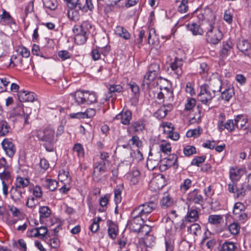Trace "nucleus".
<instances>
[{"label": "nucleus", "instance_id": "obj_42", "mask_svg": "<svg viewBox=\"0 0 251 251\" xmlns=\"http://www.w3.org/2000/svg\"><path fill=\"white\" fill-rule=\"evenodd\" d=\"M145 124L142 121H137L132 122L130 128H132L136 132H140L145 129Z\"/></svg>", "mask_w": 251, "mask_h": 251}, {"label": "nucleus", "instance_id": "obj_55", "mask_svg": "<svg viewBox=\"0 0 251 251\" xmlns=\"http://www.w3.org/2000/svg\"><path fill=\"white\" fill-rule=\"evenodd\" d=\"M188 231L190 234L198 235L201 234V227L197 224H194L188 228Z\"/></svg>", "mask_w": 251, "mask_h": 251}, {"label": "nucleus", "instance_id": "obj_47", "mask_svg": "<svg viewBox=\"0 0 251 251\" xmlns=\"http://www.w3.org/2000/svg\"><path fill=\"white\" fill-rule=\"evenodd\" d=\"M44 7L50 10H55L57 6V2L56 0H43Z\"/></svg>", "mask_w": 251, "mask_h": 251}, {"label": "nucleus", "instance_id": "obj_52", "mask_svg": "<svg viewBox=\"0 0 251 251\" xmlns=\"http://www.w3.org/2000/svg\"><path fill=\"white\" fill-rule=\"evenodd\" d=\"M122 188L120 186H117L114 189V201L116 204L121 202Z\"/></svg>", "mask_w": 251, "mask_h": 251}, {"label": "nucleus", "instance_id": "obj_10", "mask_svg": "<svg viewBox=\"0 0 251 251\" xmlns=\"http://www.w3.org/2000/svg\"><path fill=\"white\" fill-rule=\"evenodd\" d=\"M1 144L6 154L10 157H12L16 151V148L12 139L5 138L3 140Z\"/></svg>", "mask_w": 251, "mask_h": 251}, {"label": "nucleus", "instance_id": "obj_24", "mask_svg": "<svg viewBox=\"0 0 251 251\" xmlns=\"http://www.w3.org/2000/svg\"><path fill=\"white\" fill-rule=\"evenodd\" d=\"M209 85V88L210 90L214 93L219 92L222 88V82L218 78H214L210 80Z\"/></svg>", "mask_w": 251, "mask_h": 251}, {"label": "nucleus", "instance_id": "obj_31", "mask_svg": "<svg viewBox=\"0 0 251 251\" xmlns=\"http://www.w3.org/2000/svg\"><path fill=\"white\" fill-rule=\"evenodd\" d=\"M85 104H91L97 101V96L94 92L84 91Z\"/></svg>", "mask_w": 251, "mask_h": 251}, {"label": "nucleus", "instance_id": "obj_9", "mask_svg": "<svg viewBox=\"0 0 251 251\" xmlns=\"http://www.w3.org/2000/svg\"><path fill=\"white\" fill-rule=\"evenodd\" d=\"M14 113L16 116L23 118L26 124L28 123V117L31 113V109L28 107H24L23 104H20L15 108Z\"/></svg>", "mask_w": 251, "mask_h": 251}, {"label": "nucleus", "instance_id": "obj_53", "mask_svg": "<svg viewBox=\"0 0 251 251\" xmlns=\"http://www.w3.org/2000/svg\"><path fill=\"white\" fill-rule=\"evenodd\" d=\"M202 129L200 127L189 130L186 132L187 137H198L201 133Z\"/></svg>", "mask_w": 251, "mask_h": 251}, {"label": "nucleus", "instance_id": "obj_8", "mask_svg": "<svg viewBox=\"0 0 251 251\" xmlns=\"http://www.w3.org/2000/svg\"><path fill=\"white\" fill-rule=\"evenodd\" d=\"M240 116H236L234 119H228L224 124L222 125L219 128L218 130L220 132H222L223 130L226 129L229 132H231L234 130L236 127H238L239 123L240 122Z\"/></svg>", "mask_w": 251, "mask_h": 251}, {"label": "nucleus", "instance_id": "obj_14", "mask_svg": "<svg viewBox=\"0 0 251 251\" xmlns=\"http://www.w3.org/2000/svg\"><path fill=\"white\" fill-rule=\"evenodd\" d=\"M245 169L238 166L232 167L229 169V177L231 180H238L245 173Z\"/></svg>", "mask_w": 251, "mask_h": 251}, {"label": "nucleus", "instance_id": "obj_30", "mask_svg": "<svg viewBox=\"0 0 251 251\" xmlns=\"http://www.w3.org/2000/svg\"><path fill=\"white\" fill-rule=\"evenodd\" d=\"M188 29L194 35H201L203 33L202 29L200 25L196 23L189 24L187 25Z\"/></svg>", "mask_w": 251, "mask_h": 251}, {"label": "nucleus", "instance_id": "obj_64", "mask_svg": "<svg viewBox=\"0 0 251 251\" xmlns=\"http://www.w3.org/2000/svg\"><path fill=\"white\" fill-rule=\"evenodd\" d=\"M183 153L186 156H190L196 153V149L195 147L186 146L183 149Z\"/></svg>", "mask_w": 251, "mask_h": 251}, {"label": "nucleus", "instance_id": "obj_60", "mask_svg": "<svg viewBox=\"0 0 251 251\" xmlns=\"http://www.w3.org/2000/svg\"><path fill=\"white\" fill-rule=\"evenodd\" d=\"M173 200L169 195H166L162 198L161 200L160 204L162 207L166 208L172 205Z\"/></svg>", "mask_w": 251, "mask_h": 251}, {"label": "nucleus", "instance_id": "obj_54", "mask_svg": "<svg viewBox=\"0 0 251 251\" xmlns=\"http://www.w3.org/2000/svg\"><path fill=\"white\" fill-rule=\"evenodd\" d=\"M108 231L109 235H117L118 234V227L117 225L111 221L109 222Z\"/></svg>", "mask_w": 251, "mask_h": 251}, {"label": "nucleus", "instance_id": "obj_19", "mask_svg": "<svg viewBox=\"0 0 251 251\" xmlns=\"http://www.w3.org/2000/svg\"><path fill=\"white\" fill-rule=\"evenodd\" d=\"M140 176V173L139 171L137 169H134L128 172L126 175V177L131 184L135 185L139 181Z\"/></svg>", "mask_w": 251, "mask_h": 251}, {"label": "nucleus", "instance_id": "obj_12", "mask_svg": "<svg viewBox=\"0 0 251 251\" xmlns=\"http://www.w3.org/2000/svg\"><path fill=\"white\" fill-rule=\"evenodd\" d=\"M132 119V113L128 109H123L117 115L115 119L120 120L121 123L124 125H128Z\"/></svg>", "mask_w": 251, "mask_h": 251}, {"label": "nucleus", "instance_id": "obj_56", "mask_svg": "<svg viewBox=\"0 0 251 251\" xmlns=\"http://www.w3.org/2000/svg\"><path fill=\"white\" fill-rule=\"evenodd\" d=\"M73 151L77 153L79 157H83L84 155L83 147L80 143H76L74 145L73 147Z\"/></svg>", "mask_w": 251, "mask_h": 251}, {"label": "nucleus", "instance_id": "obj_33", "mask_svg": "<svg viewBox=\"0 0 251 251\" xmlns=\"http://www.w3.org/2000/svg\"><path fill=\"white\" fill-rule=\"evenodd\" d=\"M158 75V74L149 71L144 76L142 85L144 86L148 87L151 82L154 80L157 77Z\"/></svg>", "mask_w": 251, "mask_h": 251}, {"label": "nucleus", "instance_id": "obj_43", "mask_svg": "<svg viewBox=\"0 0 251 251\" xmlns=\"http://www.w3.org/2000/svg\"><path fill=\"white\" fill-rule=\"evenodd\" d=\"M160 151L164 154H170L172 151L171 144L167 141H163L159 144Z\"/></svg>", "mask_w": 251, "mask_h": 251}, {"label": "nucleus", "instance_id": "obj_38", "mask_svg": "<svg viewBox=\"0 0 251 251\" xmlns=\"http://www.w3.org/2000/svg\"><path fill=\"white\" fill-rule=\"evenodd\" d=\"M131 145L136 146L138 148H140L142 146V143L139 139V138L136 136H133L131 139H130L127 144H124L122 145L123 148L126 149L128 148Z\"/></svg>", "mask_w": 251, "mask_h": 251}, {"label": "nucleus", "instance_id": "obj_37", "mask_svg": "<svg viewBox=\"0 0 251 251\" xmlns=\"http://www.w3.org/2000/svg\"><path fill=\"white\" fill-rule=\"evenodd\" d=\"M29 184V180L28 178L18 177L16 180L15 186L17 188H21V189H24L25 187H27Z\"/></svg>", "mask_w": 251, "mask_h": 251}, {"label": "nucleus", "instance_id": "obj_45", "mask_svg": "<svg viewBox=\"0 0 251 251\" xmlns=\"http://www.w3.org/2000/svg\"><path fill=\"white\" fill-rule=\"evenodd\" d=\"M208 222L210 224L214 225L221 224L223 222V218L221 215H210L208 217Z\"/></svg>", "mask_w": 251, "mask_h": 251}, {"label": "nucleus", "instance_id": "obj_62", "mask_svg": "<svg viewBox=\"0 0 251 251\" xmlns=\"http://www.w3.org/2000/svg\"><path fill=\"white\" fill-rule=\"evenodd\" d=\"M18 54L22 57H28L30 55L29 50L23 46L19 47L17 50Z\"/></svg>", "mask_w": 251, "mask_h": 251}, {"label": "nucleus", "instance_id": "obj_41", "mask_svg": "<svg viewBox=\"0 0 251 251\" xmlns=\"http://www.w3.org/2000/svg\"><path fill=\"white\" fill-rule=\"evenodd\" d=\"M177 217V214L176 213V211L171 210L169 213V220H167L166 225L165 226L166 231L167 233H169L170 230L172 229V226H173V221L172 219L176 218Z\"/></svg>", "mask_w": 251, "mask_h": 251}, {"label": "nucleus", "instance_id": "obj_18", "mask_svg": "<svg viewBox=\"0 0 251 251\" xmlns=\"http://www.w3.org/2000/svg\"><path fill=\"white\" fill-rule=\"evenodd\" d=\"M182 61L181 59L176 58L174 62L171 63L170 67L178 78L182 74Z\"/></svg>", "mask_w": 251, "mask_h": 251}, {"label": "nucleus", "instance_id": "obj_13", "mask_svg": "<svg viewBox=\"0 0 251 251\" xmlns=\"http://www.w3.org/2000/svg\"><path fill=\"white\" fill-rule=\"evenodd\" d=\"M18 97L21 102H33L36 99V96L33 92L24 90L18 92Z\"/></svg>", "mask_w": 251, "mask_h": 251}, {"label": "nucleus", "instance_id": "obj_49", "mask_svg": "<svg viewBox=\"0 0 251 251\" xmlns=\"http://www.w3.org/2000/svg\"><path fill=\"white\" fill-rule=\"evenodd\" d=\"M38 204V201L34 197L31 196L27 199L25 205L28 208L34 210Z\"/></svg>", "mask_w": 251, "mask_h": 251}, {"label": "nucleus", "instance_id": "obj_20", "mask_svg": "<svg viewBox=\"0 0 251 251\" xmlns=\"http://www.w3.org/2000/svg\"><path fill=\"white\" fill-rule=\"evenodd\" d=\"M109 164L108 162L99 161L96 163L94 171L93 172V177H98L101 173L105 172L107 166Z\"/></svg>", "mask_w": 251, "mask_h": 251}, {"label": "nucleus", "instance_id": "obj_48", "mask_svg": "<svg viewBox=\"0 0 251 251\" xmlns=\"http://www.w3.org/2000/svg\"><path fill=\"white\" fill-rule=\"evenodd\" d=\"M40 218H46L49 217L51 211L48 206H43L39 208V210Z\"/></svg>", "mask_w": 251, "mask_h": 251}, {"label": "nucleus", "instance_id": "obj_26", "mask_svg": "<svg viewBox=\"0 0 251 251\" xmlns=\"http://www.w3.org/2000/svg\"><path fill=\"white\" fill-rule=\"evenodd\" d=\"M7 60L9 61L5 66L8 67H14L22 64V57L18 54L13 55L9 59L7 58Z\"/></svg>", "mask_w": 251, "mask_h": 251}, {"label": "nucleus", "instance_id": "obj_22", "mask_svg": "<svg viewBox=\"0 0 251 251\" xmlns=\"http://www.w3.org/2000/svg\"><path fill=\"white\" fill-rule=\"evenodd\" d=\"M161 155L157 154V156L152 158L151 155H150L147 162V166L149 170H153L157 167L160 162Z\"/></svg>", "mask_w": 251, "mask_h": 251}, {"label": "nucleus", "instance_id": "obj_7", "mask_svg": "<svg viewBox=\"0 0 251 251\" xmlns=\"http://www.w3.org/2000/svg\"><path fill=\"white\" fill-rule=\"evenodd\" d=\"M144 222V220L140 217L133 216V212L131 213V219L128 222V225L130 230L135 233H139L142 224Z\"/></svg>", "mask_w": 251, "mask_h": 251}, {"label": "nucleus", "instance_id": "obj_6", "mask_svg": "<svg viewBox=\"0 0 251 251\" xmlns=\"http://www.w3.org/2000/svg\"><path fill=\"white\" fill-rule=\"evenodd\" d=\"M245 207L240 202L235 203L233 207L232 213L234 218L242 223H245L248 219V216L245 212Z\"/></svg>", "mask_w": 251, "mask_h": 251}, {"label": "nucleus", "instance_id": "obj_4", "mask_svg": "<svg viewBox=\"0 0 251 251\" xmlns=\"http://www.w3.org/2000/svg\"><path fill=\"white\" fill-rule=\"evenodd\" d=\"M223 38V34L214 23L209 24L206 33V39L211 44H218Z\"/></svg>", "mask_w": 251, "mask_h": 251}, {"label": "nucleus", "instance_id": "obj_63", "mask_svg": "<svg viewBox=\"0 0 251 251\" xmlns=\"http://www.w3.org/2000/svg\"><path fill=\"white\" fill-rule=\"evenodd\" d=\"M240 228V226L237 223H233L231 224L228 227V230L230 233L234 235H236L239 233Z\"/></svg>", "mask_w": 251, "mask_h": 251}, {"label": "nucleus", "instance_id": "obj_34", "mask_svg": "<svg viewBox=\"0 0 251 251\" xmlns=\"http://www.w3.org/2000/svg\"><path fill=\"white\" fill-rule=\"evenodd\" d=\"M158 75V74L149 71L144 76L142 85L144 86L148 87L151 82L154 80L157 77Z\"/></svg>", "mask_w": 251, "mask_h": 251}, {"label": "nucleus", "instance_id": "obj_58", "mask_svg": "<svg viewBox=\"0 0 251 251\" xmlns=\"http://www.w3.org/2000/svg\"><path fill=\"white\" fill-rule=\"evenodd\" d=\"M196 104V101L194 98H188L185 104L184 110L190 111L192 110Z\"/></svg>", "mask_w": 251, "mask_h": 251}, {"label": "nucleus", "instance_id": "obj_21", "mask_svg": "<svg viewBox=\"0 0 251 251\" xmlns=\"http://www.w3.org/2000/svg\"><path fill=\"white\" fill-rule=\"evenodd\" d=\"M200 208L188 207V212L185 217L186 220L190 222H196L199 218L198 211Z\"/></svg>", "mask_w": 251, "mask_h": 251}, {"label": "nucleus", "instance_id": "obj_46", "mask_svg": "<svg viewBox=\"0 0 251 251\" xmlns=\"http://www.w3.org/2000/svg\"><path fill=\"white\" fill-rule=\"evenodd\" d=\"M166 162L168 163V166L170 167L171 166H174L176 168L178 167L177 157L176 154H173L169 156L167 158H165Z\"/></svg>", "mask_w": 251, "mask_h": 251}, {"label": "nucleus", "instance_id": "obj_40", "mask_svg": "<svg viewBox=\"0 0 251 251\" xmlns=\"http://www.w3.org/2000/svg\"><path fill=\"white\" fill-rule=\"evenodd\" d=\"M174 236H165V251H174Z\"/></svg>", "mask_w": 251, "mask_h": 251}, {"label": "nucleus", "instance_id": "obj_44", "mask_svg": "<svg viewBox=\"0 0 251 251\" xmlns=\"http://www.w3.org/2000/svg\"><path fill=\"white\" fill-rule=\"evenodd\" d=\"M199 73L202 78H207L209 74V67L206 63L200 64Z\"/></svg>", "mask_w": 251, "mask_h": 251}, {"label": "nucleus", "instance_id": "obj_29", "mask_svg": "<svg viewBox=\"0 0 251 251\" xmlns=\"http://www.w3.org/2000/svg\"><path fill=\"white\" fill-rule=\"evenodd\" d=\"M11 129L10 126L3 119L0 118V137L5 136L8 134Z\"/></svg>", "mask_w": 251, "mask_h": 251}, {"label": "nucleus", "instance_id": "obj_5", "mask_svg": "<svg viewBox=\"0 0 251 251\" xmlns=\"http://www.w3.org/2000/svg\"><path fill=\"white\" fill-rule=\"evenodd\" d=\"M200 89V92L198 95V100L202 104L209 105L215 94L209 88V85L207 83H204L201 84Z\"/></svg>", "mask_w": 251, "mask_h": 251}, {"label": "nucleus", "instance_id": "obj_39", "mask_svg": "<svg viewBox=\"0 0 251 251\" xmlns=\"http://www.w3.org/2000/svg\"><path fill=\"white\" fill-rule=\"evenodd\" d=\"M221 247L224 251H239L236 244L232 242L226 241Z\"/></svg>", "mask_w": 251, "mask_h": 251}, {"label": "nucleus", "instance_id": "obj_28", "mask_svg": "<svg viewBox=\"0 0 251 251\" xmlns=\"http://www.w3.org/2000/svg\"><path fill=\"white\" fill-rule=\"evenodd\" d=\"M232 49V46L229 43L223 42L222 48L220 51V57L224 59L226 58Z\"/></svg>", "mask_w": 251, "mask_h": 251}, {"label": "nucleus", "instance_id": "obj_23", "mask_svg": "<svg viewBox=\"0 0 251 251\" xmlns=\"http://www.w3.org/2000/svg\"><path fill=\"white\" fill-rule=\"evenodd\" d=\"M71 96L76 104H85L84 91H76L74 94H71Z\"/></svg>", "mask_w": 251, "mask_h": 251}, {"label": "nucleus", "instance_id": "obj_51", "mask_svg": "<svg viewBox=\"0 0 251 251\" xmlns=\"http://www.w3.org/2000/svg\"><path fill=\"white\" fill-rule=\"evenodd\" d=\"M4 168V170L2 172L0 173V179L2 182L8 181L11 178V174L9 171L7 166L6 165Z\"/></svg>", "mask_w": 251, "mask_h": 251}, {"label": "nucleus", "instance_id": "obj_2", "mask_svg": "<svg viewBox=\"0 0 251 251\" xmlns=\"http://www.w3.org/2000/svg\"><path fill=\"white\" fill-rule=\"evenodd\" d=\"M91 25L87 21L83 22L77 27H74L73 32L75 34V41L78 45L84 44L87 39Z\"/></svg>", "mask_w": 251, "mask_h": 251}, {"label": "nucleus", "instance_id": "obj_35", "mask_svg": "<svg viewBox=\"0 0 251 251\" xmlns=\"http://www.w3.org/2000/svg\"><path fill=\"white\" fill-rule=\"evenodd\" d=\"M123 87L120 85H111L109 88V92L105 94V100H108L110 98L113 96V94L116 92H121Z\"/></svg>", "mask_w": 251, "mask_h": 251}, {"label": "nucleus", "instance_id": "obj_1", "mask_svg": "<svg viewBox=\"0 0 251 251\" xmlns=\"http://www.w3.org/2000/svg\"><path fill=\"white\" fill-rule=\"evenodd\" d=\"M36 136L38 140L43 142V146L48 151H52L53 145L57 139L55 138L54 129L50 127H46L37 131Z\"/></svg>", "mask_w": 251, "mask_h": 251}, {"label": "nucleus", "instance_id": "obj_16", "mask_svg": "<svg viewBox=\"0 0 251 251\" xmlns=\"http://www.w3.org/2000/svg\"><path fill=\"white\" fill-rule=\"evenodd\" d=\"M237 47L246 55L249 56L251 54V47L247 40H239L237 44Z\"/></svg>", "mask_w": 251, "mask_h": 251}, {"label": "nucleus", "instance_id": "obj_50", "mask_svg": "<svg viewBox=\"0 0 251 251\" xmlns=\"http://www.w3.org/2000/svg\"><path fill=\"white\" fill-rule=\"evenodd\" d=\"M192 181L189 178L184 179L180 186V189L183 193L186 192L192 186Z\"/></svg>", "mask_w": 251, "mask_h": 251}, {"label": "nucleus", "instance_id": "obj_17", "mask_svg": "<svg viewBox=\"0 0 251 251\" xmlns=\"http://www.w3.org/2000/svg\"><path fill=\"white\" fill-rule=\"evenodd\" d=\"M0 22L2 25L11 26L16 25V22L14 19L11 16L9 13L5 9L2 10V13L0 16Z\"/></svg>", "mask_w": 251, "mask_h": 251}, {"label": "nucleus", "instance_id": "obj_61", "mask_svg": "<svg viewBox=\"0 0 251 251\" xmlns=\"http://www.w3.org/2000/svg\"><path fill=\"white\" fill-rule=\"evenodd\" d=\"M83 1H81V5L79 7V9L83 11H87L88 10H92L93 8V5L92 3V0H85V4L82 3Z\"/></svg>", "mask_w": 251, "mask_h": 251}, {"label": "nucleus", "instance_id": "obj_59", "mask_svg": "<svg viewBox=\"0 0 251 251\" xmlns=\"http://www.w3.org/2000/svg\"><path fill=\"white\" fill-rule=\"evenodd\" d=\"M164 132L168 135L172 131H174V127L173 124L169 122H163L161 124Z\"/></svg>", "mask_w": 251, "mask_h": 251}, {"label": "nucleus", "instance_id": "obj_11", "mask_svg": "<svg viewBox=\"0 0 251 251\" xmlns=\"http://www.w3.org/2000/svg\"><path fill=\"white\" fill-rule=\"evenodd\" d=\"M9 193L11 199L14 202L18 203L22 201L24 199L25 191L24 189H21L13 186L11 188Z\"/></svg>", "mask_w": 251, "mask_h": 251}, {"label": "nucleus", "instance_id": "obj_25", "mask_svg": "<svg viewBox=\"0 0 251 251\" xmlns=\"http://www.w3.org/2000/svg\"><path fill=\"white\" fill-rule=\"evenodd\" d=\"M188 199L195 203L200 204L203 201L202 196L199 194L197 189L189 193L188 195Z\"/></svg>", "mask_w": 251, "mask_h": 251}, {"label": "nucleus", "instance_id": "obj_15", "mask_svg": "<svg viewBox=\"0 0 251 251\" xmlns=\"http://www.w3.org/2000/svg\"><path fill=\"white\" fill-rule=\"evenodd\" d=\"M0 219L9 225H14L16 222L15 220L11 219L8 210L3 205H0Z\"/></svg>", "mask_w": 251, "mask_h": 251}, {"label": "nucleus", "instance_id": "obj_3", "mask_svg": "<svg viewBox=\"0 0 251 251\" xmlns=\"http://www.w3.org/2000/svg\"><path fill=\"white\" fill-rule=\"evenodd\" d=\"M157 203L155 201H149L140 204L135 208L132 212L133 216H139L143 220H146L149 215L157 207Z\"/></svg>", "mask_w": 251, "mask_h": 251}, {"label": "nucleus", "instance_id": "obj_27", "mask_svg": "<svg viewBox=\"0 0 251 251\" xmlns=\"http://www.w3.org/2000/svg\"><path fill=\"white\" fill-rule=\"evenodd\" d=\"M42 183L43 186L51 191L55 190L57 186V181L50 178L44 179L42 180Z\"/></svg>", "mask_w": 251, "mask_h": 251}, {"label": "nucleus", "instance_id": "obj_36", "mask_svg": "<svg viewBox=\"0 0 251 251\" xmlns=\"http://www.w3.org/2000/svg\"><path fill=\"white\" fill-rule=\"evenodd\" d=\"M234 94V90L233 87H228L225 89L221 94L222 100L228 101Z\"/></svg>", "mask_w": 251, "mask_h": 251}, {"label": "nucleus", "instance_id": "obj_57", "mask_svg": "<svg viewBox=\"0 0 251 251\" xmlns=\"http://www.w3.org/2000/svg\"><path fill=\"white\" fill-rule=\"evenodd\" d=\"M167 110L165 109V106L161 107L154 114V116L158 119L164 118L167 115Z\"/></svg>", "mask_w": 251, "mask_h": 251}, {"label": "nucleus", "instance_id": "obj_32", "mask_svg": "<svg viewBox=\"0 0 251 251\" xmlns=\"http://www.w3.org/2000/svg\"><path fill=\"white\" fill-rule=\"evenodd\" d=\"M115 32L116 35L125 40L128 39L130 37L128 31L122 26H117Z\"/></svg>", "mask_w": 251, "mask_h": 251}]
</instances>
